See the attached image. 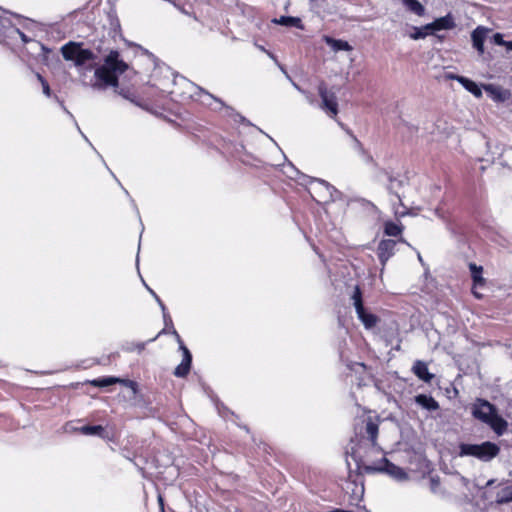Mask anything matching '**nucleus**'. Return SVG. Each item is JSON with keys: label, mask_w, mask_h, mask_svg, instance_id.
Masks as SVG:
<instances>
[{"label": "nucleus", "mask_w": 512, "mask_h": 512, "mask_svg": "<svg viewBox=\"0 0 512 512\" xmlns=\"http://www.w3.org/2000/svg\"><path fill=\"white\" fill-rule=\"evenodd\" d=\"M63 58L72 61L81 76L87 71L94 70V78L90 86L95 90H103L108 86L118 87V75L128 69V65L119 58L118 51L112 50L106 56L101 66H96L97 56L89 49H84L81 44L69 42L62 46Z\"/></svg>", "instance_id": "nucleus-1"}, {"label": "nucleus", "mask_w": 512, "mask_h": 512, "mask_svg": "<svg viewBox=\"0 0 512 512\" xmlns=\"http://www.w3.org/2000/svg\"><path fill=\"white\" fill-rule=\"evenodd\" d=\"M350 454L357 467L366 473L384 472L397 481L408 480V474L401 467L389 462L386 458H382L375 464H369L361 455L360 447H351Z\"/></svg>", "instance_id": "nucleus-2"}, {"label": "nucleus", "mask_w": 512, "mask_h": 512, "mask_svg": "<svg viewBox=\"0 0 512 512\" xmlns=\"http://www.w3.org/2000/svg\"><path fill=\"white\" fill-rule=\"evenodd\" d=\"M499 452V446L490 441H486L481 444L462 443L459 445V456H471L483 462H488L492 460L499 454Z\"/></svg>", "instance_id": "nucleus-3"}, {"label": "nucleus", "mask_w": 512, "mask_h": 512, "mask_svg": "<svg viewBox=\"0 0 512 512\" xmlns=\"http://www.w3.org/2000/svg\"><path fill=\"white\" fill-rule=\"evenodd\" d=\"M351 298L359 320L363 323L365 328H373L377 324L378 318L376 315L366 312L363 306L362 293L359 286H355Z\"/></svg>", "instance_id": "nucleus-4"}, {"label": "nucleus", "mask_w": 512, "mask_h": 512, "mask_svg": "<svg viewBox=\"0 0 512 512\" xmlns=\"http://www.w3.org/2000/svg\"><path fill=\"white\" fill-rule=\"evenodd\" d=\"M172 335L175 337L177 343L179 344V349L183 353L182 361L175 368L174 375L176 377H185L189 373L190 368H191L192 355H191L189 349L184 345L180 335L178 334V332L175 329H173Z\"/></svg>", "instance_id": "nucleus-5"}, {"label": "nucleus", "mask_w": 512, "mask_h": 512, "mask_svg": "<svg viewBox=\"0 0 512 512\" xmlns=\"http://www.w3.org/2000/svg\"><path fill=\"white\" fill-rule=\"evenodd\" d=\"M318 93L321 97V108L331 117L335 118L338 113V103L336 95L330 92L324 84L318 87Z\"/></svg>", "instance_id": "nucleus-6"}, {"label": "nucleus", "mask_w": 512, "mask_h": 512, "mask_svg": "<svg viewBox=\"0 0 512 512\" xmlns=\"http://www.w3.org/2000/svg\"><path fill=\"white\" fill-rule=\"evenodd\" d=\"M495 412V406L484 399H477L472 405V415L483 423L489 421Z\"/></svg>", "instance_id": "nucleus-7"}, {"label": "nucleus", "mask_w": 512, "mask_h": 512, "mask_svg": "<svg viewBox=\"0 0 512 512\" xmlns=\"http://www.w3.org/2000/svg\"><path fill=\"white\" fill-rule=\"evenodd\" d=\"M483 89L487 92L488 96L497 103H504L512 97V93L509 89L499 85L485 84L483 85Z\"/></svg>", "instance_id": "nucleus-8"}, {"label": "nucleus", "mask_w": 512, "mask_h": 512, "mask_svg": "<svg viewBox=\"0 0 512 512\" xmlns=\"http://www.w3.org/2000/svg\"><path fill=\"white\" fill-rule=\"evenodd\" d=\"M454 27L455 21L450 13L443 17L437 18L433 22L425 25L426 29H430L431 34H434L436 31L440 30H451Z\"/></svg>", "instance_id": "nucleus-9"}, {"label": "nucleus", "mask_w": 512, "mask_h": 512, "mask_svg": "<svg viewBox=\"0 0 512 512\" xmlns=\"http://www.w3.org/2000/svg\"><path fill=\"white\" fill-rule=\"evenodd\" d=\"M396 241L394 240H382L377 248V255L379 260L384 267L386 262L394 255Z\"/></svg>", "instance_id": "nucleus-10"}, {"label": "nucleus", "mask_w": 512, "mask_h": 512, "mask_svg": "<svg viewBox=\"0 0 512 512\" xmlns=\"http://www.w3.org/2000/svg\"><path fill=\"white\" fill-rule=\"evenodd\" d=\"M146 287H147L148 291L153 295V297L155 298V300L158 303V305L160 306V308L162 310V314H163V320H164V323H165V326H166V328L162 329L158 333L157 337L162 335V334H165V333H171L172 334V331L175 328L173 326L172 319H171L170 315L168 314L164 303L161 301V299L158 297V295L151 288H149L148 286H146Z\"/></svg>", "instance_id": "nucleus-11"}, {"label": "nucleus", "mask_w": 512, "mask_h": 512, "mask_svg": "<svg viewBox=\"0 0 512 512\" xmlns=\"http://www.w3.org/2000/svg\"><path fill=\"white\" fill-rule=\"evenodd\" d=\"M195 88L199 91V96H200L203 104L208 105L209 107H211L214 110H217L220 108H225L227 111L231 110V108L225 106L224 103L220 99L214 97L213 95L206 92L205 90H203L200 87H195Z\"/></svg>", "instance_id": "nucleus-12"}, {"label": "nucleus", "mask_w": 512, "mask_h": 512, "mask_svg": "<svg viewBox=\"0 0 512 512\" xmlns=\"http://www.w3.org/2000/svg\"><path fill=\"white\" fill-rule=\"evenodd\" d=\"M449 78L457 80L467 91L473 94L476 98L482 97V89L474 81L466 77L457 75H450Z\"/></svg>", "instance_id": "nucleus-13"}, {"label": "nucleus", "mask_w": 512, "mask_h": 512, "mask_svg": "<svg viewBox=\"0 0 512 512\" xmlns=\"http://www.w3.org/2000/svg\"><path fill=\"white\" fill-rule=\"evenodd\" d=\"M488 29L478 26L471 34L473 47L482 54L484 52V41L487 35Z\"/></svg>", "instance_id": "nucleus-14"}, {"label": "nucleus", "mask_w": 512, "mask_h": 512, "mask_svg": "<svg viewBox=\"0 0 512 512\" xmlns=\"http://www.w3.org/2000/svg\"><path fill=\"white\" fill-rule=\"evenodd\" d=\"M412 371L420 380L426 383H430L434 378V375L429 372L427 364L420 360L414 363Z\"/></svg>", "instance_id": "nucleus-15"}, {"label": "nucleus", "mask_w": 512, "mask_h": 512, "mask_svg": "<svg viewBox=\"0 0 512 512\" xmlns=\"http://www.w3.org/2000/svg\"><path fill=\"white\" fill-rule=\"evenodd\" d=\"M485 424L489 425L490 428L498 435L501 436L504 434L508 427V423L506 420H504L500 415L495 412L489 421H487Z\"/></svg>", "instance_id": "nucleus-16"}, {"label": "nucleus", "mask_w": 512, "mask_h": 512, "mask_svg": "<svg viewBox=\"0 0 512 512\" xmlns=\"http://www.w3.org/2000/svg\"><path fill=\"white\" fill-rule=\"evenodd\" d=\"M365 431L368 436V439L370 441L371 449L372 450H379V447L377 446L376 440L378 435V425L371 420V418H368L365 424Z\"/></svg>", "instance_id": "nucleus-17"}, {"label": "nucleus", "mask_w": 512, "mask_h": 512, "mask_svg": "<svg viewBox=\"0 0 512 512\" xmlns=\"http://www.w3.org/2000/svg\"><path fill=\"white\" fill-rule=\"evenodd\" d=\"M71 431L79 432L84 435H90V436H99L101 438H106L105 435V429L101 425H85L79 428H71Z\"/></svg>", "instance_id": "nucleus-18"}, {"label": "nucleus", "mask_w": 512, "mask_h": 512, "mask_svg": "<svg viewBox=\"0 0 512 512\" xmlns=\"http://www.w3.org/2000/svg\"><path fill=\"white\" fill-rule=\"evenodd\" d=\"M272 23L287 27H296L301 30L304 29L302 21L299 17L281 16L279 18L272 19Z\"/></svg>", "instance_id": "nucleus-19"}, {"label": "nucleus", "mask_w": 512, "mask_h": 512, "mask_svg": "<svg viewBox=\"0 0 512 512\" xmlns=\"http://www.w3.org/2000/svg\"><path fill=\"white\" fill-rule=\"evenodd\" d=\"M415 402L429 411H435L439 408L438 402L431 396L419 394L415 397Z\"/></svg>", "instance_id": "nucleus-20"}, {"label": "nucleus", "mask_w": 512, "mask_h": 512, "mask_svg": "<svg viewBox=\"0 0 512 512\" xmlns=\"http://www.w3.org/2000/svg\"><path fill=\"white\" fill-rule=\"evenodd\" d=\"M324 40L327 43V45H329L335 52L352 50V46L347 41L334 39L329 36H326Z\"/></svg>", "instance_id": "nucleus-21"}, {"label": "nucleus", "mask_w": 512, "mask_h": 512, "mask_svg": "<svg viewBox=\"0 0 512 512\" xmlns=\"http://www.w3.org/2000/svg\"><path fill=\"white\" fill-rule=\"evenodd\" d=\"M402 2L409 11L417 16L424 15L425 8L418 0H402Z\"/></svg>", "instance_id": "nucleus-22"}, {"label": "nucleus", "mask_w": 512, "mask_h": 512, "mask_svg": "<svg viewBox=\"0 0 512 512\" xmlns=\"http://www.w3.org/2000/svg\"><path fill=\"white\" fill-rule=\"evenodd\" d=\"M119 381H120V379L115 378V377H103V378H98V379L93 380L91 382V384L96 387H107V386L115 384Z\"/></svg>", "instance_id": "nucleus-23"}, {"label": "nucleus", "mask_w": 512, "mask_h": 512, "mask_svg": "<svg viewBox=\"0 0 512 512\" xmlns=\"http://www.w3.org/2000/svg\"><path fill=\"white\" fill-rule=\"evenodd\" d=\"M512 501V488L507 487L497 495L496 503L505 504Z\"/></svg>", "instance_id": "nucleus-24"}, {"label": "nucleus", "mask_w": 512, "mask_h": 512, "mask_svg": "<svg viewBox=\"0 0 512 512\" xmlns=\"http://www.w3.org/2000/svg\"><path fill=\"white\" fill-rule=\"evenodd\" d=\"M429 34H431L430 29H426L424 25L422 27H414L413 33H411L409 36L413 40H419L424 39Z\"/></svg>", "instance_id": "nucleus-25"}, {"label": "nucleus", "mask_w": 512, "mask_h": 512, "mask_svg": "<svg viewBox=\"0 0 512 512\" xmlns=\"http://www.w3.org/2000/svg\"><path fill=\"white\" fill-rule=\"evenodd\" d=\"M402 232V226L394 223V222H386L385 223V233L388 236H398Z\"/></svg>", "instance_id": "nucleus-26"}, {"label": "nucleus", "mask_w": 512, "mask_h": 512, "mask_svg": "<svg viewBox=\"0 0 512 512\" xmlns=\"http://www.w3.org/2000/svg\"><path fill=\"white\" fill-rule=\"evenodd\" d=\"M7 33L10 38L18 36L23 43H28L30 41V39L15 26H10Z\"/></svg>", "instance_id": "nucleus-27"}, {"label": "nucleus", "mask_w": 512, "mask_h": 512, "mask_svg": "<svg viewBox=\"0 0 512 512\" xmlns=\"http://www.w3.org/2000/svg\"><path fill=\"white\" fill-rule=\"evenodd\" d=\"M470 268L475 284H483V278L481 277L482 267H478L475 264H471Z\"/></svg>", "instance_id": "nucleus-28"}, {"label": "nucleus", "mask_w": 512, "mask_h": 512, "mask_svg": "<svg viewBox=\"0 0 512 512\" xmlns=\"http://www.w3.org/2000/svg\"><path fill=\"white\" fill-rule=\"evenodd\" d=\"M301 178H303V182H301L302 184H306V183H313V182H317L319 183L320 185L324 186L328 191H330L331 189H333V187H331L327 182H325L324 180H318V179H312V178H309L305 175H302L301 174Z\"/></svg>", "instance_id": "nucleus-29"}, {"label": "nucleus", "mask_w": 512, "mask_h": 512, "mask_svg": "<svg viewBox=\"0 0 512 512\" xmlns=\"http://www.w3.org/2000/svg\"><path fill=\"white\" fill-rule=\"evenodd\" d=\"M37 77L42 84L43 93L49 97L51 94L49 84L46 80H44V78L40 74H38Z\"/></svg>", "instance_id": "nucleus-30"}, {"label": "nucleus", "mask_w": 512, "mask_h": 512, "mask_svg": "<svg viewBox=\"0 0 512 512\" xmlns=\"http://www.w3.org/2000/svg\"><path fill=\"white\" fill-rule=\"evenodd\" d=\"M493 39H494V43L495 44L500 45V46H504L505 40L503 39L502 34H500V33L494 34Z\"/></svg>", "instance_id": "nucleus-31"}, {"label": "nucleus", "mask_w": 512, "mask_h": 512, "mask_svg": "<svg viewBox=\"0 0 512 512\" xmlns=\"http://www.w3.org/2000/svg\"><path fill=\"white\" fill-rule=\"evenodd\" d=\"M256 47H257L259 50H261V51L265 52V53H266V54H267L271 59H273L274 61H276V58H275V56L273 55V53H271L270 51L266 50V49H265L263 46H261V45L256 44Z\"/></svg>", "instance_id": "nucleus-32"}, {"label": "nucleus", "mask_w": 512, "mask_h": 512, "mask_svg": "<svg viewBox=\"0 0 512 512\" xmlns=\"http://www.w3.org/2000/svg\"><path fill=\"white\" fill-rule=\"evenodd\" d=\"M439 486V481L435 478H431V490L436 493L437 487Z\"/></svg>", "instance_id": "nucleus-33"}, {"label": "nucleus", "mask_w": 512, "mask_h": 512, "mask_svg": "<svg viewBox=\"0 0 512 512\" xmlns=\"http://www.w3.org/2000/svg\"><path fill=\"white\" fill-rule=\"evenodd\" d=\"M118 93H119V95H121V96H122V97H124L125 99H128V100H130V101H131V102H133V103H136V102L134 101V99H132V98L128 95V93H126L123 89L119 90V91H118Z\"/></svg>", "instance_id": "nucleus-34"}, {"label": "nucleus", "mask_w": 512, "mask_h": 512, "mask_svg": "<svg viewBox=\"0 0 512 512\" xmlns=\"http://www.w3.org/2000/svg\"><path fill=\"white\" fill-rule=\"evenodd\" d=\"M352 139H353V143H354L355 147L361 149V144L358 141V139L353 135H352Z\"/></svg>", "instance_id": "nucleus-35"}, {"label": "nucleus", "mask_w": 512, "mask_h": 512, "mask_svg": "<svg viewBox=\"0 0 512 512\" xmlns=\"http://www.w3.org/2000/svg\"><path fill=\"white\" fill-rule=\"evenodd\" d=\"M504 46H505L508 50H512V41H505Z\"/></svg>", "instance_id": "nucleus-36"}, {"label": "nucleus", "mask_w": 512, "mask_h": 512, "mask_svg": "<svg viewBox=\"0 0 512 512\" xmlns=\"http://www.w3.org/2000/svg\"><path fill=\"white\" fill-rule=\"evenodd\" d=\"M363 493H364V488H363V486H361L359 489L358 499H360L362 497Z\"/></svg>", "instance_id": "nucleus-37"}, {"label": "nucleus", "mask_w": 512, "mask_h": 512, "mask_svg": "<svg viewBox=\"0 0 512 512\" xmlns=\"http://www.w3.org/2000/svg\"><path fill=\"white\" fill-rule=\"evenodd\" d=\"M293 86L300 92L305 93L296 83H293Z\"/></svg>", "instance_id": "nucleus-38"}, {"label": "nucleus", "mask_w": 512, "mask_h": 512, "mask_svg": "<svg viewBox=\"0 0 512 512\" xmlns=\"http://www.w3.org/2000/svg\"><path fill=\"white\" fill-rule=\"evenodd\" d=\"M404 214H405V213H403V212H402V213H400V212H398V211H396V212H395V215H397V216H398V215H399V216H403Z\"/></svg>", "instance_id": "nucleus-39"}, {"label": "nucleus", "mask_w": 512, "mask_h": 512, "mask_svg": "<svg viewBox=\"0 0 512 512\" xmlns=\"http://www.w3.org/2000/svg\"><path fill=\"white\" fill-rule=\"evenodd\" d=\"M418 260H419V261H422V257H421V255H420V254H418Z\"/></svg>", "instance_id": "nucleus-40"}, {"label": "nucleus", "mask_w": 512, "mask_h": 512, "mask_svg": "<svg viewBox=\"0 0 512 512\" xmlns=\"http://www.w3.org/2000/svg\"><path fill=\"white\" fill-rule=\"evenodd\" d=\"M81 136H83V138H85V140H87L86 135H84V133H81Z\"/></svg>", "instance_id": "nucleus-41"}, {"label": "nucleus", "mask_w": 512, "mask_h": 512, "mask_svg": "<svg viewBox=\"0 0 512 512\" xmlns=\"http://www.w3.org/2000/svg\"><path fill=\"white\" fill-rule=\"evenodd\" d=\"M81 136H83V138H85V140H87L86 135H84V133H81Z\"/></svg>", "instance_id": "nucleus-42"}, {"label": "nucleus", "mask_w": 512, "mask_h": 512, "mask_svg": "<svg viewBox=\"0 0 512 512\" xmlns=\"http://www.w3.org/2000/svg\"><path fill=\"white\" fill-rule=\"evenodd\" d=\"M511 512H512V509H511Z\"/></svg>", "instance_id": "nucleus-43"}]
</instances>
